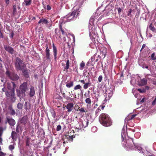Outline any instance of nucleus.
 I'll return each mask as SVG.
<instances>
[{
	"mask_svg": "<svg viewBox=\"0 0 156 156\" xmlns=\"http://www.w3.org/2000/svg\"><path fill=\"white\" fill-rule=\"evenodd\" d=\"M126 129L124 127L122 131L121 136L122 141H123L124 139L126 140V144L123 145V146L124 148L126 147H129L131 149H133L132 146V143H133L135 149V150H137L139 153H142L143 155L146 156H154L153 155H151L147 156L146 154L148 153L146 149V150H144L143 149L141 145L138 144H135L133 142V139L130 138L129 140H127V139L126 135H127ZM127 137H129V136L127 135ZM126 141H125V143Z\"/></svg>",
	"mask_w": 156,
	"mask_h": 156,
	"instance_id": "obj_1",
	"label": "nucleus"
},
{
	"mask_svg": "<svg viewBox=\"0 0 156 156\" xmlns=\"http://www.w3.org/2000/svg\"><path fill=\"white\" fill-rule=\"evenodd\" d=\"M83 3V0H77L75 2V5L73 8V11L69 13L65 17H63V23L69 22L77 18L79 16V12L81 10V7Z\"/></svg>",
	"mask_w": 156,
	"mask_h": 156,
	"instance_id": "obj_2",
	"label": "nucleus"
},
{
	"mask_svg": "<svg viewBox=\"0 0 156 156\" xmlns=\"http://www.w3.org/2000/svg\"><path fill=\"white\" fill-rule=\"evenodd\" d=\"M97 13H95L92 16L89 21V32L90 37L93 36V35H95L97 32L95 30V26L94 25V21L97 18Z\"/></svg>",
	"mask_w": 156,
	"mask_h": 156,
	"instance_id": "obj_3",
	"label": "nucleus"
},
{
	"mask_svg": "<svg viewBox=\"0 0 156 156\" xmlns=\"http://www.w3.org/2000/svg\"><path fill=\"white\" fill-rule=\"evenodd\" d=\"M99 121L103 126L108 127L111 126L112 121L109 115L105 114H102L99 117Z\"/></svg>",
	"mask_w": 156,
	"mask_h": 156,
	"instance_id": "obj_4",
	"label": "nucleus"
},
{
	"mask_svg": "<svg viewBox=\"0 0 156 156\" xmlns=\"http://www.w3.org/2000/svg\"><path fill=\"white\" fill-rule=\"evenodd\" d=\"M27 89V83L26 82H23L20 87V90L17 89V95L18 97L23 98L26 96L25 92Z\"/></svg>",
	"mask_w": 156,
	"mask_h": 156,
	"instance_id": "obj_5",
	"label": "nucleus"
},
{
	"mask_svg": "<svg viewBox=\"0 0 156 156\" xmlns=\"http://www.w3.org/2000/svg\"><path fill=\"white\" fill-rule=\"evenodd\" d=\"M59 29L56 28L55 30V36L56 38L59 40H62L61 32L63 35H66V32L63 29L62 27V26L60 25L59 26Z\"/></svg>",
	"mask_w": 156,
	"mask_h": 156,
	"instance_id": "obj_6",
	"label": "nucleus"
},
{
	"mask_svg": "<svg viewBox=\"0 0 156 156\" xmlns=\"http://www.w3.org/2000/svg\"><path fill=\"white\" fill-rule=\"evenodd\" d=\"M115 89V87L112 86L110 88L106 90L105 94V99L106 100H109L112 96L113 92Z\"/></svg>",
	"mask_w": 156,
	"mask_h": 156,
	"instance_id": "obj_7",
	"label": "nucleus"
},
{
	"mask_svg": "<svg viewBox=\"0 0 156 156\" xmlns=\"http://www.w3.org/2000/svg\"><path fill=\"white\" fill-rule=\"evenodd\" d=\"M15 66L17 69L21 70L22 68L26 66L25 64L23 63V61L18 57L16 58V61L15 63Z\"/></svg>",
	"mask_w": 156,
	"mask_h": 156,
	"instance_id": "obj_8",
	"label": "nucleus"
},
{
	"mask_svg": "<svg viewBox=\"0 0 156 156\" xmlns=\"http://www.w3.org/2000/svg\"><path fill=\"white\" fill-rule=\"evenodd\" d=\"M5 74L7 76L12 80H17L19 79V76L16 74L10 72L8 70L6 72Z\"/></svg>",
	"mask_w": 156,
	"mask_h": 156,
	"instance_id": "obj_9",
	"label": "nucleus"
},
{
	"mask_svg": "<svg viewBox=\"0 0 156 156\" xmlns=\"http://www.w3.org/2000/svg\"><path fill=\"white\" fill-rule=\"evenodd\" d=\"M4 47L5 50L7 52L11 54H13L14 52L13 48L11 46L7 45H4Z\"/></svg>",
	"mask_w": 156,
	"mask_h": 156,
	"instance_id": "obj_10",
	"label": "nucleus"
},
{
	"mask_svg": "<svg viewBox=\"0 0 156 156\" xmlns=\"http://www.w3.org/2000/svg\"><path fill=\"white\" fill-rule=\"evenodd\" d=\"M45 47L46 48L45 50L46 57L47 59L50 60V50L47 44H46Z\"/></svg>",
	"mask_w": 156,
	"mask_h": 156,
	"instance_id": "obj_11",
	"label": "nucleus"
},
{
	"mask_svg": "<svg viewBox=\"0 0 156 156\" xmlns=\"http://www.w3.org/2000/svg\"><path fill=\"white\" fill-rule=\"evenodd\" d=\"M74 104L72 102H69L68 103L66 106V109H67V111L68 112H71L73 110V107Z\"/></svg>",
	"mask_w": 156,
	"mask_h": 156,
	"instance_id": "obj_12",
	"label": "nucleus"
},
{
	"mask_svg": "<svg viewBox=\"0 0 156 156\" xmlns=\"http://www.w3.org/2000/svg\"><path fill=\"white\" fill-rule=\"evenodd\" d=\"M20 70L22 71L23 74L25 77L28 78L29 77V75L28 73L27 70L26 66L22 68V69H21Z\"/></svg>",
	"mask_w": 156,
	"mask_h": 156,
	"instance_id": "obj_13",
	"label": "nucleus"
},
{
	"mask_svg": "<svg viewBox=\"0 0 156 156\" xmlns=\"http://www.w3.org/2000/svg\"><path fill=\"white\" fill-rule=\"evenodd\" d=\"M147 80L145 78H143L140 80V81H138V84L139 86H142L147 84Z\"/></svg>",
	"mask_w": 156,
	"mask_h": 156,
	"instance_id": "obj_14",
	"label": "nucleus"
},
{
	"mask_svg": "<svg viewBox=\"0 0 156 156\" xmlns=\"http://www.w3.org/2000/svg\"><path fill=\"white\" fill-rule=\"evenodd\" d=\"M28 120V117L27 116H24L20 121V122L23 124L25 125L27 123Z\"/></svg>",
	"mask_w": 156,
	"mask_h": 156,
	"instance_id": "obj_15",
	"label": "nucleus"
},
{
	"mask_svg": "<svg viewBox=\"0 0 156 156\" xmlns=\"http://www.w3.org/2000/svg\"><path fill=\"white\" fill-rule=\"evenodd\" d=\"M48 23L47 20L45 18H42L40 19L38 23V24L41 23V24L48 25Z\"/></svg>",
	"mask_w": 156,
	"mask_h": 156,
	"instance_id": "obj_16",
	"label": "nucleus"
},
{
	"mask_svg": "<svg viewBox=\"0 0 156 156\" xmlns=\"http://www.w3.org/2000/svg\"><path fill=\"white\" fill-rule=\"evenodd\" d=\"M136 115L137 114H134L128 115L127 117L125 118V122H127L128 121L133 119Z\"/></svg>",
	"mask_w": 156,
	"mask_h": 156,
	"instance_id": "obj_17",
	"label": "nucleus"
},
{
	"mask_svg": "<svg viewBox=\"0 0 156 156\" xmlns=\"http://www.w3.org/2000/svg\"><path fill=\"white\" fill-rule=\"evenodd\" d=\"M52 48L55 59H56L57 58L56 56L57 54V51L56 47L54 43H53L52 44Z\"/></svg>",
	"mask_w": 156,
	"mask_h": 156,
	"instance_id": "obj_18",
	"label": "nucleus"
},
{
	"mask_svg": "<svg viewBox=\"0 0 156 156\" xmlns=\"http://www.w3.org/2000/svg\"><path fill=\"white\" fill-rule=\"evenodd\" d=\"M35 91L34 88L33 86L30 87L29 92V95L30 97H32L35 94Z\"/></svg>",
	"mask_w": 156,
	"mask_h": 156,
	"instance_id": "obj_19",
	"label": "nucleus"
},
{
	"mask_svg": "<svg viewBox=\"0 0 156 156\" xmlns=\"http://www.w3.org/2000/svg\"><path fill=\"white\" fill-rule=\"evenodd\" d=\"M139 65L142 67L143 68H146L150 71L151 72V67H149L148 66L144 63H139Z\"/></svg>",
	"mask_w": 156,
	"mask_h": 156,
	"instance_id": "obj_20",
	"label": "nucleus"
},
{
	"mask_svg": "<svg viewBox=\"0 0 156 156\" xmlns=\"http://www.w3.org/2000/svg\"><path fill=\"white\" fill-rule=\"evenodd\" d=\"M8 122L9 124L11 126H14L15 124V121L12 119H7Z\"/></svg>",
	"mask_w": 156,
	"mask_h": 156,
	"instance_id": "obj_21",
	"label": "nucleus"
},
{
	"mask_svg": "<svg viewBox=\"0 0 156 156\" xmlns=\"http://www.w3.org/2000/svg\"><path fill=\"white\" fill-rule=\"evenodd\" d=\"M32 1L30 0H24V2L22 3L23 5L29 6L31 3Z\"/></svg>",
	"mask_w": 156,
	"mask_h": 156,
	"instance_id": "obj_22",
	"label": "nucleus"
},
{
	"mask_svg": "<svg viewBox=\"0 0 156 156\" xmlns=\"http://www.w3.org/2000/svg\"><path fill=\"white\" fill-rule=\"evenodd\" d=\"M65 61L66 62V65L64 66V68L65 69L67 70L69 68V60L68 59L67 60H65Z\"/></svg>",
	"mask_w": 156,
	"mask_h": 156,
	"instance_id": "obj_23",
	"label": "nucleus"
},
{
	"mask_svg": "<svg viewBox=\"0 0 156 156\" xmlns=\"http://www.w3.org/2000/svg\"><path fill=\"white\" fill-rule=\"evenodd\" d=\"M88 121L87 120H84L82 121L81 124L82 125L83 127L85 128L88 126Z\"/></svg>",
	"mask_w": 156,
	"mask_h": 156,
	"instance_id": "obj_24",
	"label": "nucleus"
},
{
	"mask_svg": "<svg viewBox=\"0 0 156 156\" xmlns=\"http://www.w3.org/2000/svg\"><path fill=\"white\" fill-rule=\"evenodd\" d=\"M11 137L13 140H16L17 139V136L16 132L12 131L11 133Z\"/></svg>",
	"mask_w": 156,
	"mask_h": 156,
	"instance_id": "obj_25",
	"label": "nucleus"
},
{
	"mask_svg": "<svg viewBox=\"0 0 156 156\" xmlns=\"http://www.w3.org/2000/svg\"><path fill=\"white\" fill-rule=\"evenodd\" d=\"M73 82L71 81L67 83L66 84V86L68 88H70L73 86Z\"/></svg>",
	"mask_w": 156,
	"mask_h": 156,
	"instance_id": "obj_26",
	"label": "nucleus"
},
{
	"mask_svg": "<svg viewBox=\"0 0 156 156\" xmlns=\"http://www.w3.org/2000/svg\"><path fill=\"white\" fill-rule=\"evenodd\" d=\"M106 48L105 47H102L100 49L101 52L104 55V57H105L106 54Z\"/></svg>",
	"mask_w": 156,
	"mask_h": 156,
	"instance_id": "obj_27",
	"label": "nucleus"
},
{
	"mask_svg": "<svg viewBox=\"0 0 156 156\" xmlns=\"http://www.w3.org/2000/svg\"><path fill=\"white\" fill-rule=\"evenodd\" d=\"M152 23H151L149 26V28L150 30L154 33H156V29L154 27L152 26Z\"/></svg>",
	"mask_w": 156,
	"mask_h": 156,
	"instance_id": "obj_28",
	"label": "nucleus"
},
{
	"mask_svg": "<svg viewBox=\"0 0 156 156\" xmlns=\"http://www.w3.org/2000/svg\"><path fill=\"white\" fill-rule=\"evenodd\" d=\"M91 83L90 82H88L85 83L83 85V87L85 89H87L88 87H90V85Z\"/></svg>",
	"mask_w": 156,
	"mask_h": 156,
	"instance_id": "obj_29",
	"label": "nucleus"
},
{
	"mask_svg": "<svg viewBox=\"0 0 156 156\" xmlns=\"http://www.w3.org/2000/svg\"><path fill=\"white\" fill-rule=\"evenodd\" d=\"M85 65V63L82 61L80 64V70H82L83 69Z\"/></svg>",
	"mask_w": 156,
	"mask_h": 156,
	"instance_id": "obj_30",
	"label": "nucleus"
},
{
	"mask_svg": "<svg viewBox=\"0 0 156 156\" xmlns=\"http://www.w3.org/2000/svg\"><path fill=\"white\" fill-rule=\"evenodd\" d=\"M23 106V104L20 102L18 103L17 105V108L19 109L20 110L22 109Z\"/></svg>",
	"mask_w": 156,
	"mask_h": 156,
	"instance_id": "obj_31",
	"label": "nucleus"
},
{
	"mask_svg": "<svg viewBox=\"0 0 156 156\" xmlns=\"http://www.w3.org/2000/svg\"><path fill=\"white\" fill-rule=\"evenodd\" d=\"M22 131V128L19 125H18L16 128V131L17 133H19L20 131Z\"/></svg>",
	"mask_w": 156,
	"mask_h": 156,
	"instance_id": "obj_32",
	"label": "nucleus"
},
{
	"mask_svg": "<svg viewBox=\"0 0 156 156\" xmlns=\"http://www.w3.org/2000/svg\"><path fill=\"white\" fill-rule=\"evenodd\" d=\"M85 101L88 105H90L91 103V100L89 98H87L86 99Z\"/></svg>",
	"mask_w": 156,
	"mask_h": 156,
	"instance_id": "obj_33",
	"label": "nucleus"
},
{
	"mask_svg": "<svg viewBox=\"0 0 156 156\" xmlns=\"http://www.w3.org/2000/svg\"><path fill=\"white\" fill-rule=\"evenodd\" d=\"M51 112L52 115V117L54 118H55L56 116V113L54 110H51Z\"/></svg>",
	"mask_w": 156,
	"mask_h": 156,
	"instance_id": "obj_34",
	"label": "nucleus"
},
{
	"mask_svg": "<svg viewBox=\"0 0 156 156\" xmlns=\"http://www.w3.org/2000/svg\"><path fill=\"white\" fill-rule=\"evenodd\" d=\"M66 138L69 141H72L73 140V136H67Z\"/></svg>",
	"mask_w": 156,
	"mask_h": 156,
	"instance_id": "obj_35",
	"label": "nucleus"
},
{
	"mask_svg": "<svg viewBox=\"0 0 156 156\" xmlns=\"http://www.w3.org/2000/svg\"><path fill=\"white\" fill-rule=\"evenodd\" d=\"M94 60V56H92L90 59L89 60L88 62L87 63V65H88V64H89V63H91Z\"/></svg>",
	"mask_w": 156,
	"mask_h": 156,
	"instance_id": "obj_36",
	"label": "nucleus"
},
{
	"mask_svg": "<svg viewBox=\"0 0 156 156\" xmlns=\"http://www.w3.org/2000/svg\"><path fill=\"white\" fill-rule=\"evenodd\" d=\"M83 128V126L82 125V124H80L79 125V126H76V129H77L78 130L77 131H78V130H80L81 129Z\"/></svg>",
	"mask_w": 156,
	"mask_h": 156,
	"instance_id": "obj_37",
	"label": "nucleus"
},
{
	"mask_svg": "<svg viewBox=\"0 0 156 156\" xmlns=\"http://www.w3.org/2000/svg\"><path fill=\"white\" fill-rule=\"evenodd\" d=\"M97 128L96 126H94L91 129V131L92 132L94 133L97 131Z\"/></svg>",
	"mask_w": 156,
	"mask_h": 156,
	"instance_id": "obj_38",
	"label": "nucleus"
},
{
	"mask_svg": "<svg viewBox=\"0 0 156 156\" xmlns=\"http://www.w3.org/2000/svg\"><path fill=\"white\" fill-rule=\"evenodd\" d=\"M81 88V86L80 85L78 84V85H77L76 86L74 87V90H77L80 89Z\"/></svg>",
	"mask_w": 156,
	"mask_h": 156,
	"instance_id": "obj_39",
	"label": "nucleus"
},
{
	"mask_svg": "<svg viewBox=\"0 0 156 156\" xmlns=\"http://www.w3.org/2000/svg\"><path fill=\"white\" fill-rule=\"evenodd\" d=\"M14 91L15 90H14V89H12L11 92H10V96L12 98L14 97L15 95Z\"/></svg>",
	"mask_w": 156,
	"mask_h": 156,
	"instance_id": "obj_40",
	"label": "nucleus"
},
{
	"mask_svg": "<svg viewBox=\"0 0 156 156\" xmlns=\"http://www.w3.org/2000/svg\"><path fill=\"white\" fill-rule=\"evenodd\" d=\"M151 58L152 60H155L156 59V56H155L154 52L151 55Z\"/></svg>",
	"mask_w": 156,
	"mask_h": 156,
	"instance_id": "obj_41",
	"label": "nucleus"
},
{
	"mask_svg": "<svg viewBox=\"0 0 156 156\" xmlns=\"http://www.w3.org/2000/svg\"><path fill=\"white\" fill-rule=\"evenodd\" d=\"M145 16V19H148V18L149 16V12L148 11H147V12H145L144 13Z\"/></svg>",
	"mask_w": 156,
	"mask_h": 156,
	"instance_id": "obj_42",
	"label": "nucleus"
},
{
	"mask_svg": "<svg viewBox=\"0 0 156 156\" xmlns=\"http://www.w3.org/2000/svg\"><path fill=\"white\" fill-rule=\"evenodd\" d=\"M135 137L136 138H138L140 135V132H137L134 135Z\"/></svg>",
	"mask_w": 156,
	"mask_h": 156,
	"instance_id": "obj_43",
	"label": "nucleus"
},
{
	"mask_svg": "<svg viewBox=\"0 0 156 156\" xmlns=\"http://www.w3.org/2000/svg\"><path fill=\"white\" fill-rule=\"evenodd\" d=\"M137 90L140 93H144L145 91V89L143 88L142 89L139 88L137 89Z\"/></svg>",
	"mask_w": 156,
	"mask_h": 156,
	"instance_id": "obj_44",
	"label": "nucleus"
},
{
	"mask_svg": "<svg viewBox=\"0 0 156 156\" xmlns=\"http://www.w3.org/2000/svg\"><path fill=\"white\" fill-rule=\"evenodd\" d=\"M14 146L13 145H11L9 146V149L11 151H12L14 149Z\"/></svg>",
	"mask_w": 156,
	"mask_h": 156,
	"instance_id": "obj_45",
	"label": "nucleus"
},
{
	"mask_svg": "<svg viewBox=\"0 0 156 156\" xmlns=\"http://www.w3.org/2000/svg\"><path fill=\"white\" fill-rule=\"evenodd\" d=\"M16 11V6L15 5L13 6V14L14 15Z\"/></svg>",
	"mask_w": 156,
	"mask_h": 156,
	"instance_id": "obj_46",
	"label": "nucleus"
},
{
	"mask_svg": "<svg viewBox=\"0 0 156 156\" xmlns=\"http://www.w3.org/2000/svg\"><path fill=\"white\" fill-rule=\"evenodd\" d=\"M146 36L147 37H152V35L150 33L147 32L146 31Z\"/></svg>",
	"mask_w": 156,
	"mask_h": 156,
	"instance_id": "obj_47",
	"label": "nucleus"
},
{
	"mask_svg": "<svg viewBox=\"0 0 156 156\" xmlns=\"http://www.w3.org/2000/svg\"><path fill=\"white\" fill-rule=\"evenodd\" d=\"M101 111L100 107H99L96 111L95 114L96 115H97Z\"/></svg>",
	"mask_w": 156,
	"mask_h": 156,
	"instance_id": "obj_48",
	"label": "nucleus"
},
{
	"mask_svg": "<svg viewBox=\"0 0 156 156\" xmlns=\"http://www.w3.org/2000/svg\"><path fill=\"white\" fill-rule=\"evenodd\" d=\"M63 40L64 41H65L66 43H67V44H68V45H69V44L70 43L69 39V41H66V37L64 36L63 38Z\"/></svg>",
	"mask_w": 156,
	"mask_h": 156,
	"instance_id": "obj_49",
	"label": "nucleus"
},
{
	"mask_svg": "<svg viewBox=\"0 0 156 156\" xmlns=\"http://www.w3.org/2000/svg\"><path fill=\"white\" fill-rule=\"evenodd\" d=\"M15 110L13 109H11V112H10V114L12 115H15Z\"/></svg>",
	"mask_w": 156,
	"mask_h": 156,
	"instance_id": "obj_50",
	"label": "nucleus"
},
{
	"mask_svg": "<svg viewBox=\"0 0 156 156\" xmlns=\"http://www.w3.org/2000/svg\"><path fill=\"white\" fill-rule=\"evenodd\" d=\"M102 80V76L101 75L99 76L98 78V81L99 82H100Z\"/></svg>",
	"mask_w": 156,
	"mask_h": 156,
	"instance_id": "obj_51",
	"label": "nucleus"
},
{
	"mask_svg": "<svg viewBox=\"0 0 156 156\" xmlns=\"http://www.w3.org/2000/svg\"><path fill=\"white\" fill-rule=\"evenodd\" d=\"M14 33L13 31L11 32L10 34V37L11 38H12L13 37Z\"/></svg>",
	"mask_w": 156,
	"mask_h": 156,
	"instance_id": "obj_52",
	"label": "nucleus"
},
{
	"mask_svg": "<svg viewBox=\"0 0 156 156\" xmlns=\"http://www.w3.org/2000/svg\"><path fill=\"white\" fill-rule=\"evenodd\" d=\"M5 94L7 97H9L10 96V92H9L8 91H6Z\"/></svg>",
	"mask_w": 156,
	"mask_h": 156,
	"instance_id": "obj_53",
	"label": "nucleus"
},
{
	"mask_svg": "<svg viewBox=\"0 0 156 156\" xmlns=\"http://www.w3.org/2000/svg\"><path fill=\"white\" fill-rule=\"evenodd\" d=\"M132 10L131 9H129L128 11L127 15L129 16H130L131 15V12Z\"/></svg>",
	"mask_w": 156,
	"mask_h": 156,
	"instance_id": "obj_54",
	"label": "nucleus"
},
{
	"mask_svg": "<svg viewBox=\"0 0 156 156\" xmlns=\"http://www.w3.org/2000/svg\"><path fill=\"white\" fill-rule=\"evenodd\" d=\"M61 129V126L60 125H58L56 128V130L57 131L60 130Z\"/></svg>",
	"mask_w": 156,
	"mask_h": 156,
	"instance_id": "obj_55",
	"label": "nucleus"
},
{
	"mask_svg": "<svg viewBox=\"0 0 156 156\" xmlns=\"http://www.w3.org/2000/svg\"><path fill=\"white\" fill-rule=\"evenodd\" d=\"M116 9H117L118 14H120L122 11V9L120 8H117Z\"/></svg>",
	"mask_w": 156,
	"mask_h": 156,
	"instance_id": "obj_56",
	"label": "nucleus"
},
{
	"mask_svg": "<svg viewBox=\"0 0 156 156\" xmlns=\"http://www.w3.org/2000/svg\"><path fill=\"white\" fill-rule=\"evenodd\" d=\"M27 104H28L27 102V101H26L25 102V109H26V111H27L28 110V108L27 106Z\"/></svg>",
	"mask_w": 156,
	"mask_h": 156,
	"instance_id": "obj_57",
	"label": "nucleus"
},
{
	"mask_svg": "<svg viewBox=\"0 0 156 156\" xmlns=\"http://www.w3.org/2000/svg\"><path fill=\"white\" fill-rule=\"evenodd\" d=\"M84 96L87 98H89L90 97V95L89 93H87V92H85L84 94Z\"/></svg>",
	"mask_w": 156,
	"mask_h": 156,
	"instance_id": "obj_58",
	"label": "nucleus"
},
{
	"mask_svg": "<svg viewBox=\"0 0 156 156\" xmlns=\"http://www.w3.org/2000/svg\"><path fill=\"white\" fill-rule=\"evenodd\" d=\"M30 143V140L28 139H27L26 141V145L27 146H29Z\"/></svg>",
	"mask_w": 156,
	"mask_h": 156,
	"instance_id": "obj_59",
	"label": "nucleus"
},
{
	"mask_svg": "<svg viewBox=\"0 0 156 156\" xmlns=\"http://www.w3.org/2000/svg\"><path fill=\"white\" fill-rule=\"evenodd\" d=\"M79 111L82 112H85V110L83 108H81L79 110Z\"/></svg>",
	"mask_w": 156,
	"mask_h": 156,
	"instance_id": "obj_60",
	"label": "nucleus"
},
{
	"mask_svg": "<svg viewBox=\"0 0 156 156\" xmlns=\"http://www.w3.org/2000/svg\"><path fill=\"white\" fill-rule=\"evenodd\" d=\"M12 83L13 85V88L12 89H14V90H15V88L16 87V85L14 82H12Z\"/></svg>",
	"mask_w": 156,
	"mask_h": 156,
	"instance_id": "obj_61",
	"label": "nucleus"
},
{
	"mask_svg": "<svg viewBox=\"0 0 156 156\" xmlns=\"http://www.w3.org/2000/svg\"><path fill=\"white\" fill-rule=\"evenodd\" d=\"M10 0H5V3L6 5H8L9 3Z\"/></svg>",
	"mask_w": 156,
	"mask_h": 156,
	"instance_id": "obj_62",
	"label": "nucleus"
},
{
	"mask_svg": "<svg viewBox=\"0 0 156 156\" xmlns=\"http://www.w3.org/2000/svg\"><path fill=\"white\" fill-rule=\"evenodd\" d=\"M7 88L9 90L11 89V86L9 83H8L7 84Z\"/></svg>",
	"mask_w": 156,
	"mask_h": 156,
	"instance_id": "obj_63",
	"label": "nucleus"
},
{
	"mask_svg": "<svg viewBox=\"0 0 156 156\" xmlns=\"http://www.w3.org/2000/svg\"><path fill=\"white\" fill-rule=\"evenodd\" d=\"M156 104V97L155 98L154 100L153 101L152 103V105H154Z\"/></svg>",
	"mask_w": 156,
	"mask_h": 156,
	"instance_id": "obj_64",
	"label": "nucleus"
}]
</instances>
